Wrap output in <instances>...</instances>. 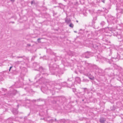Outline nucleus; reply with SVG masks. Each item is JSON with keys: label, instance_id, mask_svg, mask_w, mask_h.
<instances>
[{"label": "nucleus", "instance_id": "f257e3e1", "mask_svg": "<svg viewBox=\"0 0 123 123\" xmlns=\"http://www.w3.org/2000/svg\"><path fill=\"white\" fill-rule=\"evenodd\" d=\"M113 33L114 36H117L118 39V40L119 42L123 41V35L117 33L115 31H114Z\"/></svg>", "mask_w": 123, "mask_h": 123}, {"label": "nucleus", "instance_id": "f03ea898", "mask_svg": "<svg viewBox=\"0 0 123 123\" xmlns=\"http://www.w3.org/2000/svg\"><path fill=\"white\" fill-rule=\"evenodd\" d=\"M91 55V53L87 52H86L83 55V56L87 58H89Z\"/></svg>", "mask_w": 123, "mask_h": 123}, {"label": "nucleus", "instance_id": "7ed1b4c3", "mask_svg": "<svg viewBox=\"0 0 123 123\" xmlns=\"http://www.w3.org/2000/svg\"><path fill=\"white\" fill-rule=\"evenodd\" d=\"M116 9L117 10V11L118 12L117 13V18H118L119 17H120V16H118V15L120 13H121V14H122L123 13V10L122 9H118L117 8Z\"/></svg>", "mask_w": 123, "mask_h": 123}, {"label": "nucleus", "instance_id": "20e7f679", "mask_svg": "<svg viewBox=\"0 0 123 123\" xmlns=\"http://www.w3.org/2000/svg\"><path fill=\"white\" fill-rule=\"evenodd\" d=\"M39 71L41 72H45L46 70L45 69L43 68L42 67H40L39 68Z\"/></svg>", "mask_w": 123, "mask_h": 123}, {"label": "nucleus", "instance_id": "39448f33", "mask_svg": "<svg viewBox=\"0 0 123 123\" xmlns=\"http://www.w3.org/2000/svg\"><path fill=\"white\" fill-rule=\"evenodd\" d=\"M17 93V91L16 90H13V91H12V90H11V91L10 92H9V94H10V95H15L16 93Z\"/></svg>", "mask_w": 123, "mask_h": 123}, {"label": "nucleus", "instance_id": "423d86ee", "mask_svg": "<svg viewBox=\"0 0 123 123\" xmlns=\"http://www.w3.org/2000/svg\"><path fill=\"white\" fill-rule=\"evenodd\" d=\"M20 63H21V64H25V63L23 62L22 61H17L14 62V64L16 65H18Z\"/></svg>", "mask_w": 123, "mask_h": 123}, {"label": "nucleus", "instance_id": "0eeeda50", "mask_svg": "<svg viewBox=\"0 0 123 123\" xmlns=\"http://www.w3.org/2000/svg\"><path fill=\"white\" fill-rule=\"evenodd\" d=\"M75 81L80 84L81 82V80L80 78L78 77H77L75 78Z\"/></svg>", "mask_w": 123, "mask_h": 123}, {"label": "nucleus", "instance_id": "6e6552de", "mask_svg": "<svg viewBox=\"0 0 123 123\" xmlns=\"http://www.w3.org/2000/svg\"><path fill=\"white\" fill-rule=\"evenodd\" d=\"M65 21L66 22L67 24H68L71 22V20L69 19H68L66 18L65 19Z\"/></svg>", "mask_w": 123, "mask_h": 123}, {"label": "nucleus", "instance_id": "1a4fd4ad", "mask_svg": "<svg viewBox=\"0 0 123 123\" xmlns=\"http://www.w3.org/2000/svg\"><path fill=\"white\" fill-rule=\"evenodd\" d=\"M51 83L52 84V86H53L56 85L57 84H58L59 83V82L58 81H55V82H52Z\"/></svg>", "mask_w": 123, "mask_h": 123}, {"label": "nucleus", "instance_id": "9d476101", "mask_svg": "<svg viewBox=\"0 0 123 123\" xmlns=\"http://www.w3.org/2000/svg\"><path fill=\"white\" fill-rule=\"evenodd\" d=\"M105 121V119L103 118H101L99 120V122L101 123H104Z\"/></svg>", "mask_w": 123, "mask_h": 123}, {"label": "nucleus", "instance_id": "9b49d317", "mask_svg": "<svg viewBox=\"0 0 123 123\" xmlns=\"http://www.w3.org/2000/svg\"><path fill=\"white\" fill-rule=\"evenodd\" d=\"M12 112L13 114L15 115L18 114V112L17 110H14L12 111Z\"/></svg>", "mask_w": 123, "mask_h": 123}, {"label": "nucleus", "instance_id": "f8f14e48", "mask_svg": "<svg viewBox=\"0 0 123 123\" xmlns=\"http://www.w3.org/2000/svg\"><path fill=\"white\" fill-rule=\"evenodd\" d=\"M105 22L104 21H102L100 23V25L102 26L105 25Z\"/></svg>", "mask_w": 123, "mask_h": 123}, {"label": "nucleus", "instance_id": "ddd939ff", "mask_svg": "<svg viewBox=\"0 0 123 123\" xmlns=\"http://www.w3.org/2000/svg\"><path fill=\"white\" fill-rule=\"evenodd\" d=\"M53 69L55 70V69L56 68H57L58 66H57L55 64H54L53 66Z\"/></svg>", "mask_w": 123, "mask_h": 123}, {"label": "nucleus", "instance_id": "4468645a", "mask_svg": "<svg viewBox=\"0 0 123 123\" xmlns=\"http://www.w3.org/2000/svg\"><path fill=\"white\" fill-rule=\"evenodd\" d=\"M109 19L111 20H114L115 19V17L113 16H111L109 18Z\"/></svg>", "mask_w": 123, "mask_h": 123}, {"label": "nucleus", "instance_id": "2eb2a0df", "mask_svg": "<svg viewBox=\"0 0 123 123\" xmlns=\"http://www.w3.org/2000/svg\"><path fill=\"white\" fill-rule=\"evenodd\" d=\"M69 26L71 28H73L74 26V25L72 23L70 24L69 25Z\"/></svg>", "mask_w": 123, "mask_h": 123}, {"label": "nucleus", "instance_id": "dca6fc26", "mask_svg": "<svg viewBox=\"0 0 123 123\" xmlns=\"http://www.w3.org/2000/svg\"><path fill=\"white\" fill-rule=\"evenodd\" d=\"M48 121L49 122L51 123H52L54 121V120L52 119H51V120H49Z\"/></svg>", "mask_w": 123, "mask_h": 123}, {"label": "nucleus", "instance_id": "f3484780", "mask_svg": "<svg viewBox=\"0 0 123 123\" xmlns=\"http://www.w3.org/2000/svg\"><path fill=\"white\" fill-rule=\"evenodd\" d=\"M23 56H17L16 57L17 58H22L23 57Z\"/></svg>", "mask_w": 123, "mask_h": 123}, {"label": "nucleus", "instance_id": "a211bd4d", "mask_svg": "<svg viewBox=\"0 0 123 123\" xmlns=\"http://www.w3.org/2000/svg\"><path fill=\"white\" fill-rule=\"evenodd\" d=\"M35 56H33L31 58V60H34V59L35 58Z\"/></svg>", "mask_w": 123, "mask_h": 123}, {"label": "nucleus", "instance_id": "6ab92c4d", "mask_svg": "<svg viewBox=\"0 0 123 123\" xmlns=\"http://www.w3.org/2000/svg\"><path fill=\"white\" fill-rule=\"evenodd\" d=\"M73 80V79L72 78H70V79L68 78V80H69V81H72V80Z\"/></svg>", "mask_w": 123, "mask_h": 123}, {"label": "nucleus", "instance_id": "aec40b11", "mask_svg": "<svg viewBox=\"0 0 123 123\" xmlns=\"http://www.w3.org/2000/svg\"><path fill=\"white\" fill-rule=\"evenodd\" d=\"M93 47L94 48H96L97 47V46L96 45H95L94 44H93Z\"/></svg>", "mask_w": 123, "mask_h": 123}, {"label": "nucleus", "instance_id": "412c9836", "mask_svg": "<svg viewBox=\"0 0 123 123\" xmlns=\"http://www.w3.org/2000/svg\"><path fill=\"white\" fill-rule=\"evenodd\" d=\"M35 3V1L34 0H32L31 1V5Z\"/></svg>", "mask_w": 123, "mask_h": 123}, {"label": "nucleus", "instance_id": "4be33fe9", "mask_svg": "<svg viewBox=\"0 0 123 123\" xmlns=\"http://www.w3.org/2000/svg\"><path fill=\"white\" fill-rule=\"evenodd\" d=\"M73 91L74 92H75L76 91V90L75 89H73Z\"/></svg>", "mask_w": 123, "mask_h": 123}, {"label": "nucleus", "instance_id": "5701e85b", "mask_svg": "<svg viewBox=\"0 0 123 123\" xmlns=\"http://www.w3.org/2000/svg\"><path fill=\"white\" fill-rule=\"evenodd\" d=\"M40 74H38V75H37V76H36V77H39L40 76Z\"/></svg>", "mask_w": 123, "mask_h": 123}, {"label": "nucleus", "instance_id": "b1692460", "mask_svg": "<svg viewBox=\"0 0 123 123\" xmlns=\"http://www.w3.org/2000/svg\"><path fill=\"white\" fill-rule=\"evenodd\" d=\"M36 63H34L33 64V66H34L36 67V66H35V65H36Z\"/></svg>", "mask_w": 123, "mask_h": 123}, {"label": "nucleus", "instance_id": "393cba45", "mask_svg": "<svg viewBox=\"0 0 123 123\" xmlns=\"http://www.w3.org/2000/svg\"><path fill=\"white\" fill-rule=\"evenodd\" d=\"M41 39L40 38H39L37 39V41L38 42H39V40H40Z\"/></svg>", "mask_w": 123, "mask_h": 123}, {"label": "nucleus", "instance_id": "a878e982", "mask_svg": "<svg viewBox=\"0 0 123 123\" xmlns=\"http://www.w3.org/2000/svg\"><path fill=\"white\" fill-rule=\"evenodd\" d=\"M12 23L13 24H14V22H10L9 23Z\"/></svg>", "mask_w": 123, "mask_h": 123}, {"label": "nucleus", "instance_id": "bb28decb", "mask_svg": "<svg viewBox=\"0 0 123 123\" xmlns=\"http://www.w3.org/2000/svg\"><path fill=\"white\" fill-rule=\"evenodd\" d=\"M105 0H102V2L104 3H105Z\"/></svg>", "mask_w": 123, "mask_h": 123}, {"label": "nucleus", "instance_id": "cd10ccee", "mask_svg": "<svg viewBox=\"0 0 123 123\" xmlns=\"http://www.w3.org/2000/svg\"><path fill=\"white\" fill-rule=\"evenodd\" d=\"M10 0L12 2H13L15 0Z\"/></svg>", "mask_w": 123, "mask_h": 123}, {"label": "nucleus", "instance_id": "c85d7f7f", "mask_svg": "<svg viewBox=\"0 0 123 123\" xmlns=\"http://www.w3.org/2000/svg\"><path fill=\"white\" fill-rule=\"evenodd\" d=\"M43 74H45L46 75H48L47 74H46L45 73H42Z\"/></svg>", "mask_w": 123, "mask_h": 123}, {"label": "nucleus", "instance_id": "c756f323", "mask_svg": "<svg viewBox=\"0 0 123 123\" xmlns=\"http://www.w3.org/2000/svg\"><path fill=\"white\" fill-rule=\"evenodd\" d=\"M27 46H31V44H27Z\"/></svg>", "mask_w": 123, "mask_h": 123}, {"label": "nucleus", "instance_id": "7c9ffc66", "mask_svg": "<svg viewBox=\"0 0 123 123\" xmlns=\"http://www.w3.org/2000/svg\"><path fill=\"white\" fill-rule=\"evenodd\" d=\"M37 101H40V99H37Z\"/></svg>", "mask_w": 123, "mask_h": 123}, {"label": "nucleus", "instance_id": "2f4dec72", "mask_svg": "<svg viewBox=\"0 0 123 123\" xmlns=\"http://www.w3.org/2000/svg\"><path fill=\"white\" fill-rule=\"evenodd\" d=\"M12 68V67H10V69H11V68Z\"/></svg>", "mask_w": 123, "mask_h": 123}, {"label": "nucleus", "instance_id": "473e14b6", "mask_svg": "<svg viewBox=\"0 0 123 123\" xmlns=\"http://www.w3.org/2000/svg\"><path fill=\"white\" fill-rule=\"evenodd\" d=\"M10 70H11V69H10V68H9V71H10Z\"/></svg>", "mask_w": 123, "mask_h": 123}, {"label": "nucleus", "instance_id": "72a5a7b5", "mask_svg": "<svg viewBox=\"0 0 123 123\" xmlns=\"http://www.w3.org/2000/svg\"><path fill=\"white\" fill-rule=\"evenodd\" d=\"M76 22H78V20H76Z\"/></svg>", "mask_w": 123, "mask_h": 123}, {"label": "nucleus", "instance_id": "f704fd0d", "mask_svg": "<svg viewBox=\"0 0 123 123\" xmlns=\"http://www.w3.org/2000/svg\"><path fill=\"white\" fill-rule=\"evenodd\" d=\"M55 121H56V118H55Z\"/></svg>", "mask_w": 123, "mask_h": 123}, {"label": "nucleus", "instance_id": "c9c22d12", "mask_svg": "<svg viewBox=\"0 0 123 123\" xmlns=\"http://www.w3.org/2000/svg\"><path fill=\"white\" fill-rule=\"evenodd\" d=\"M111 109V110H114V109Z\"/></svg>", "mask_w": 123, "mask_h": 123}, {"label": "nucleus", "instance_id": "e433bc0d", "mask_svg": "<svg viewBox=\"0 0 123 123\" xmlns=\"http://www.w3.org/2000/svg\"><path fill=\"white\" fill-rule=\"evenodd\" d=\"M4 90L5 91H6V89H4Z\"/></svg>", "mask_w": 123, "mask_h": 123}, {"label": "nucleus", "instance_id": "4c0bfd02", "mask_svg": "<svg viewBox=\"0 0 123 123\" xmlns=\"http://www.w3.org/2000/svg\"><path fill=\"white\" fill-rule=\"evenodd\" d=\"M33 101H34L35 102L36 101V100H33Z\"/></svg>", "mask_w": 123, "mask_h": 123}, {"label": "nucleus", "instance_id": "58836bf2", "mask_svg": "<svg viewBox=\"0 0 123 123\" xmlns=\"http://www.w3.org/2000/svg\"><path fill=\"white\" fill-rule=\"evenodd\" d=\"M60 4H61V3H59V5H60Z\"/></svg>", "mask_w": 123, "mask_h": 123}, {"label": "nucleus", "instance_id": "ea45409f", "mask_svg": "<svg viewBox=\"0 0 123 123\" xmlns=\"http://www.w3.org/2000/svg\"><path fill=\"white\" fill-rule=\"evenodd\" d=\"M74 32H76V31H74Z\"/></svg>", "mask_w": 123, "mask_h": 123}, {"label": "nucleus", "instance_id": "a19ab883", "mask_svg": "<svg viewBox=\"0 0 123 123\" xmlns=\"http://www.w3.org/2000/svg\"><path fill=\"white\" fill-rule=\"evenodd\" d=\"M82 101H84V100L83 99H82Z\"/></svg>", "mask_w": 123, "mask_h": 123}, {"label": "nucleus", "instance_id": "79ce46f5", "mask_svg": "<svg viewBox=\"0 0 123 123\" xmlns=\"http://www.w3.org/2000/svg\"><path fill=\"white\" fill-rule=\"evenodd\" d=\"M49 67H50V65H49Z\"/></svg>", "mask_w": 123, "mask_h": 123}]
</instances>
